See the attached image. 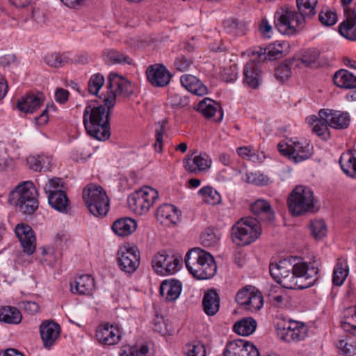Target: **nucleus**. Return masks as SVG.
<instances>
[{
    "label": "nucleus",
    "instance_id": "obj_47",
    "mask_svg": "<svg viewBox=\"0 0 356 356\" xmlns=\"http://www.w3.org/2000/svg\"><path fill=\"white\" fill-rule=\"evenodd\" d=\"M44 60L49 67L59 68L64 66L68 62V58L58 53H51L46 55Z\"/></svg>",
    "mask_w": 356,
    "mask_h": 356
},
{
    "label": "nucleus",
    "instance_id": "obj_41",
    "mask_svg": "<svg viewBox=\"0 0 356 356\" xmlns=\"http://www.w3.org/2000/svg\"><path fill=\"white\" fill-rule=\"evenodd\" d=\"M258 59L260 62H264L266 59L270 60L279 58L282 54V47L280 44L270 45L267 49H262L257 52Z\"/></svg>",
    "mask_w": 356,
    "mask_h": 356
},
{
    "label": "nucleus",
    "instance_id": "obj_30",
    "mask_svg": "<svg viewBox=\"0 0 356 356\" xmlns=\"http://www.w3.org/2000/svg\"><path fill=\"white\" fill-rule=\"evenodd\" d=\"M181 291V283L179 281L164 280L160 286V294L166 300H175Z\"/></svg>",
    "mask_w": 356,
    "mask_h": 356
},
{
    "label": "nucleus",
    "instance_id": "obj_13",
    "mask_svg": "<svg viewBox=\"0 0 356 356\" xmlns=\"http://www.w3.org/2000/svg\"><path fill=\"white\" fill-rule=\"evenodd\" d=\"M293 267L292 259L287 258L278 263H271L269 266L270 274L273 279L282 287L290 289L296 282H293L291 272Z\"/></svg>",
    "mask_w": 356,
    "mask_h": 356
},
{
    "label": "nucleus",
    "instance_id": "obj_4",
    "mask_svg": "<svg viewBox=\"0 0 356 356\" xmlns=\"http://www.w3.org/2000/svg\"><path fill=\"white\" fill-rule=\"evenodd\" d=\"M38 192L32 181L19 184L10 192L8 201L16 207L17 211L24 214H32L38 209Z\"/></svg>",
    "mask_w": 356,
    "mask_h": 356
},
{
    "label": "nucleus",
    "instance_id": "obj_42",
    "mask_svg": "<svg viewBox=\"0 0 356 356\" xmlns=\"http://www.w3.org/2000/svg\"><path fill=\"white\" fill-rule=\"evenodd\" d=\"M226 31L235 35H242L247 30L246 24L236 19H227L223 22Z\"/></svg>",
    "mask_w": 356,
    "mask_h": 356
},
{
    "label": "nucleus",
    "instance_id": "obj_11",
    "mask_svg": "<svg viewBox=\"0 0 356 356\" xmlns=\"http://www.w3.org/2000/svg\"><path fill=\"white\" fill-rule=\"evenodd\" d=\"M281 154L287 156L295 163L308 159L312 155L310 145L307 143H300L292 139L283 140L277 145Z\"/></svg>",
    "mask_w": 356,
    "mask_h": 356
},
{
    "label": "nucleus",
    "instance_id": "obj_7",
    "mask_svg": "<svg viewBox=\"0 0 356 356\" xmlns=\"http://www.w3.org/2000/svg\"><path fill=\"white\" fill-rule=\"evenodd\" d=\"M289 211L293 216H300L314 209L312 191L307 187L299 186L291 192L287 200Z\"/></svg>",
    "mask_w": 356,
    "mask_h": 356
},
{
    "label": "nucleus",
    "instance_id": "obj_25",
    "mask_svg": "<svg viewBox=\"0 0 356 356\" xmlns=\"http://www.w3.org/2000/svg\"><path fill=\"white\" fill-rule=\"evenodd\" d=\"M211 165V160L206 153L188 156L184 161V167L187 171L196 173L208 170Z\"/></svg>",
    "mask_w": 356,
    "mask_h": 356
},
{
    "label": "nucleus",
    "instance_id": "obj_32",
    "mask_svg": "<svg viewBox=\"0 0 356 356\" xmlns=\"http://www.w3.org/2000/svg\"><path fill=\"white\" fill-rule=\"evenodd\" d=\"M136 222L130 218L118 219L112 225L114 233L122 237L130 235L136 230Z\"/></svg>",
    "mask_w": 356,
    "mask_h": 356
},
{
    "label": "nucleus",
    "instance_id": "obj_40",
    "mask_svg": "<svg viewBox=\"0 0 356 356\" xmlns=\"http://www.w3.org/2000/svg\"><path fill=\"white\" fill-rule=\"evenodd\" d=\"M339 164L343 172L352 177L356 168V158L353 154L350 152L342 154L339 159Z\"/></svg>",
    "mask_w": 356,
    "mask_h": 356
},
{
    "label": "nucleus",
    "instance_id": "obj_54",
    "mask_svg": "<svg viewBox=\"0 0 356 356\" xmlns=\"http://www.w3.org/2000/svg\"><path fill=\"white\" fill-rule=\"evenodd\" d=\"M291 75L290 63H283L279 65L275 70V76L280 81L287 80Z\"/></svg>",
    "mask_w": 356,
    "mask_h": 356
},
{
    "label": "nucleus",
    "instance_id": "obj_60",
    "mask_svg": "<svg viewBox=\"0 0 356 356\" xmlns=\"http://www.w3.org/2000/svg\"><path fill=\"white\" fill-rule=\"evenodd\" d=\"M337 348L346 356H353L356 354V346L348 343L346 340H339Z\"/></svg>",
    "mask_w": 356,
    "mask_h": 356
},
{
    "label": "nucleus",
    "instance_id": "obj_35",
    "mask_svg": "<svg viewBox=\"0 0 356 356\" xmlns=\"http://www.w3.org/2000/svg\"><path fill=\"white\" fill-rule=\"evenodd\" d=\"M52 159L44 154L31 155L26 159L29 168L35 172L48 170L51 166Z\"/></svg>",
    "mask_w": 356,
    "mask_h": 356
},
{
    "label": "nucleus",
    "instance_id": "obj_21",
    "mask_svg": "<svg viewBox=\"0 0 356 356\" xmlns=\"http://www.w3.org/2000/svg\"><path fill=\"white\" fill-rule=\"evenodd\" d=\"M60 332V325L52 321H45L40 326V333L46 348H50L58 338Z\"/></svg>",
    "mask_w": 356,
    "mask_h": 356
},
{
    "label": "nucleus",
    "instance_id": "obj_37",
    "mask_svg": "<svg viewBox=\"0 0 356 356\" xmlns=\"http://www.w3.org/2000/svg\"><path fill=\"white\" fill-rule=\"evenodd\" d=\"M257 326V323L253 318L247 317L236 322L234 324L233 330L238 334L249 336L255 331Z\"/></svg>",
    "mask_w": 356,
    "mask_h": 356
},
{
    "label": "nucleus",
    "instance_id": "obj_6",
    "mask_svg": "<svg viewBox=\"0 0 356 356\" xmlns=\"http://www.w3.org/2000/svg\"><path fill=\"white\" fill-rule=\"evenodd\" d=\"M261 234V225L252 217L241 218L232 228V241L237 245H249L257 240Z\"/></svg>",
    "mask_w": 356,
    "mask_h": 356
},
{
    "label": "nucleus",
    "instance_id": "obj_22",
    "mask_svg": "<svg viewBox=\"0 0 356 356\" xmlns=\"http://www.w3.org/2000/svg\"><path fill=\"white\" fill-rule=\"evenodd\" d=\"M260 61L251 60L248 63L243 69V82L250 88H257L261 84V72L259 68V63Z\"/></svg>",
    "mask_w": 356,
    "mask_h": 356
},
{
    "label": "nucleus",
    "instance_id": "obj_64",
    "mask_svg": "<svg viewBox=\"0 0 356 356\" xmlns=\"http://www.w3.org/2000/svg\"><path fill=\"white\" fill-rule=\"evenodd\" d=\"M61 180L58 178L51 179L48 181V183L45 184L44 186V191L47 193L50 192L55 191V190H59L58 187L60 186Z\"/></svg>",
    "mask_w": 356,
    "mask_h": 356
},
{
    "label": "nucleus",
    "instance_id": "obj_3",
    "mask_svg": "<svg viewBox=\"0 0 356 356\" xmlns=\"http://www.w3.org/2000/svg\"><path fill=\"white\" fill-rule=\"evenodd\" d=\"M185 264L189 273L197 280H208L216 273L217 266L213 257L199 248L187 252Z\"/></svg>",
    "mask_w": 356,
    "mask_h": 356
},
{
    "label": "nucleus",
    "instance_id": "obj_59",
    "mask_svg": "<svg viewBox=\"0 0 356 356\" xmlns=\"http://www.w3.org/2000/svg\"><path fill=\"white\" fill-rule=\"evenodd\" d=\"M192 63L193 61L191 58L186 57L185 56H179L175 60L174 66L176 70L184 72L187 70Z\"/></svg>",
    "mask_w": 356,
    "mask_h": 356
},
{
    "label": "nucleus",
    "instance_id": "obj_43",
    "mask_svg": "<svg viewBox=\"0 0 356 356\" xmlns=\"http://www.w3.org/2000/svg\"><path fill=\"white\" fill-rule=\"evenodd\" d=\"M198 193L202 197V201L209 204H217L220 202L221 197L218 192L211 186L202 188Z\"/></svg>",
    "mask_w": 356,
    "mask_h": 356
},
{
    "label": "nucleus",
    "instance_id": "obj_12",
    "mask_svg": "<svg viewBox=\"0 0 356 356\" xmlns=\"http://www.w3.org/2000/svg\"><path fill=\"white\" fill-rule=\"evenodd\" d=\"M277 331L280 339L286 342L303 340L308 334V328L305 323L293 320L278 324Z\"/></svg>",
    "mask_w": 356,
    "mask_h": 356
},
{
    "label": "nucleus",
    "instance_id": "obj_50",
    "mask_svg": "<svg viewBox=\"0 0 356 356\" xmlns=\"http://www.w3.org/2000/svg\"><path fill=\"white\" fill-rule=\"evenodd\" d=\"M309 228L312 235L316 239H321L327 234V226L322 220H312Z\"/></svg>",
    "mask_w": 356,
    "mask_h": 356
},
{
    "label": "nucleus",
    "instance_id": "obj_26",
    "mask_svg": "<svg viewBox=\"0 0 356 356\" xmlns=\"http://www.w3.org/2000/svg\"><path fill=\"white\" fill-rule=\"evenodd\" d=\"M48 202L52 208L61 213H67L71 209L69 199L62 190L49 193Z\"/></svg>",
    "mask_w": 356,
    "mask_h": 356
},
{
    "label": "nucleus",
    "instance_id": "obj_20",
    "mask_svg": "<svg viewBox=\"0 0 356 356\" xmlns=\"http://www.w3.org/2000/svg\"><path fill=\"white\" fill-rule=\"evenodd\" d=\"M96 338L103 345L112 346L119 342L121 335L118 327L113 325L105 323L97 327Z\"/></svg>",
    "mask_w": 356,
    "mask_h": 356
},
{
    "label": "nucleus",
    "instance_id": "obj_23",
    "mask_svg": "<svg viewBox=\"0 0 356 356\" xmlns=\"http://www.w3.org/2000/svg\"><path fill=\"white\" fill-rule=\"evenodd\" d=\"M44 102L42 93H31L22 97L17 101V108L25 113H33L40 108Z\"/></svg>",
    "mask_w": 356,
    "mask_h": 356
},
{
    "label": "nucleus",
    "instance_id": "obj_18",
    "mask_svg": "<svg viewBox=\"0 0 356 356\" xmlns=\"http://www.w3.org/2000/svg\"><path fill=\"white\" fill-rule=\"evenodd\" d=\"M339 32L347 40L356 41V3L345 8V19L339 26Z\"/></svg>",
    "mask_w": 356,
    "mask_h": 356
},
{
    "label": "nucleus",
    "instance_id": "obj_10",
    "mask_svg": "<svg viewBox=\"0 0 356 356\" xmlns=\"http://www.w3.org/2000/svg\"><path fill=\"white\" fill-rule=\"evenodd\" d=\"M318 269L316 267L309 268L306 262L293 263L291 277L293 282H296L290 289H304L313 286L318 280Z\"/></svg>",
    "mask_w": 356,
    "mask_h": 356
},
{
    "label": "nucleus",
    "instance_id": "obj_28",
    "mask_svg": "<svg viewBox=\"0 0 356 356\" xmlns=\"http://www.w3.org/2000/svg\"><path fill=\"white\" fill-rule=\"evenodd\" d=\"M71 291L82 295L90 294L95 288V280L88 275H80L70 283Z\"/></svg>",
    "mask_w": 356,
    "mask_h": 356
},
{
    "label": "nucleus",
    "instance_id": "obj_17",
    "mask_svg": "<svg viewBox=\"0 0 356 356\" xmlns=\"http://www.w3.org/2000/svg\"><path fill=\"white\" fill-rule=\"evenodd\" d=\"M147 80L154 87H165L169 84L172 75L163 64L149 66L146 71Z\"/></svg>",
    "mask_w": 356,
    "mask_h": 356
},
{
    "label": "nucleus",
    "instance_id": "obj_16",
    "mask_svg": "<svg viewBox=\"0 0 356 356\" xmlns=\"http://www.w3.org/2000/svg\"><path fill=\"white\" fill-rule=\"evenodd\" d=\"M319 116L328 122L329 127L337 129H346L350 122V117L347 112L332 109H321Z\"/></svg>",
    "mask_w": 356,
    "mask_h": 356
},
{
    "label": "nucleus",
    "instance_id": "obj_38",
    "mask_svg": "<svg viewBox=\"0 0 356 356\" xmlns=\"http://www.w3.org/2000/svg\"><path fill=\"white\" fill-rule=\"evenodd\" d=\"M349 268L346 261L338 259L333 270L332 282L334 285L341 286L348 275Z\"/></svg>",
    "mask_w": 356,
    "mask_h": 356
},
{
    "label": "nucleus",
    "instance_id": "obj_2",
    "mask_svg": "<svg viewBox=\"0 0 356 356\" xmlns=\"http://www.w3.org/2000/svg\"><path fill=\"white\" fill-rule=\"evenodd\" d=\"M104 105L86 107L83 113V124L87 133L98 140H105L109 138L111 110Z\"/></svg>",
    "mask_w": 356,
    "mask_h": 356
},
{
    "label": "nucleus",
    "instance_id": "obj_5",
    "mask_svg": "<svg viewBox=\"0 0 356 356\" xmlns=\"http://www.w3.org/2000/svg\"><path fill=\"white\" fill-rule=\"evenodd\" d=\"M83 199L90 213L95 217L107 215L110 200L104 188L97 184H88L83 191Z\"/></svg>",
    "mask_w": 356,
    "mask_h": 356
},
{
    "label": "nucleus",
    "instance_id": "obj_58",
    "mask_svg": "<svg viewBox=\"0 0 356 356\" xmlns=\"http://www.w3.org/2000/svg\"><path fill=\"white\" fill-rule=\"evenodd\" d=\"M201 243L204 247H211L214 246L218 243V238L213 233L212 230H207L204 233L202 234L201 237Z\"/></svg>",
    "mask_w": 356,
    "mask_h": 356
},
{
    "label": "nucleus",
    "instance_id": "obj_29",
    "mask_svg": "<svg viewBox=\"0 0 356 356\" xmlns=\"http://www.w3.org/2000/svg\"><path fill=\"white\" fill-rule=\"evenodd\" d=\"M251 211L261 220L271 222L275 218V213L270 203L263 199H259L251 204Z\"/></svg>",
    "mask_w": 356,
    "mask_h": 356
},
{
    "label": "nucleus",
    "instance_id": "obj_53",
    "mask_svg": "<svg viewBox=\"0 0 356 356\" xmlns=\"http://www.w3.org/2000/svg\"><path fill=\"white\" fill-rule=\"evenodd\" d=\"M318 20L322 25L331 26L337 23V15L335 12L325 9V10H322L319 13Z\"/></svg>",
    "mask_w": 356,
    "mask_h": 356
},
{
    "label": "nucleus",
    "instance_id": "obj_55",
    "mask_svg": "<svg viewBox=\"0 0 356 356\" xmlns=\"http://www.w3.org/2000/svg\"><path fill=\"white\" fill-rule=\"evenodd\" d=\"M254 289L255 288L252 286H246L241 290L238 291L236 296V302L245 307Z\"/></svg>",
    "mask_w": 356,
    "mask_h": 356
},
{
    "label": "nucleus",
    "instance_id": "obj_49",
    "mask_svg": "<svg viewBox=\"0 0 356 356\" xmlns=\"http://www.w3.org/2000/svg\"><path fill=\"white\" fill-rule=\"evenodd\" d=\"M104 82L105 79L102 74L99 73L93 74L88 81V92L93 95H97L99 90L104 86Z\"/></svg>",
    "mask_w": 356,
    "mask_h": 356
},
{
    "label": "nucleus",
    "instance_id": "obj_52",
    "mask_svg": "<svg viewBox=\"0 0 356 356\" xmlns=\"http://www.w3.org/2000/svg\"><path fill=\"white\" fill-rule=\"evenodd\" d=\"M167 120H163L158 123V127L155 130L156 141L154 147L156 152L160 153L162 152L163 134L165 131V125Z\"/></svg>",
    "mask_w": 356,
    "mask_h": 356
},
{
    "label": "nucleus",
    "instance_id": "obj_1",
    "mask_svg": "<svg viewBox=\"0 0 356 356\" xmlns=\"http://www.w3.org/2000/svg\"><path fill=\"white\" fill-rule=\"evenodd\" d=\"M318 0H296L298 11L288 6L277 10L274 15V24L280 33L292 35L301 31L306 21L316 15Z\"/></svg>",
    "mask_w": 356,
    "mask_h": 356
},
{
    "label": "nucleus",
    "instance_id": "obj_9",
    "mask_svg": "<svg viewBox=\"0 0 356 356\" xmlns=\"http://www.w3.org/2000/svg\"><path fill=\"white\" fill-rule=\"evenodd\" d=\"M159 198L156 190L145 186L131 193L128 197L129 208L138 215L146 213Z\"/></svg>",
    "mask_w": 356,
    "mask_h": 356
},
{
    "label": "nucleus",
    "instance_id": "obj_14",
    "mask_svg": "<svg viewBox=\"0 0 356 356\" xmlns=\"http://www.w3.org/2000/svg\"><path fill=\"white\" fill-rule=\"evenodd\" d=\"M118 266L122 271L131 274L140 265V255L136 247H123L118 252Z\"/></svg>",
    "mask_w": 356,
    "mask_h": 356
},
{
    "label": "nucleus",
    "instance_id": "obj_61",
    "mask_svg": "<svg viewBox=\"0 0 356 356\" xmlns=\"http://www.w3.org/2000/svg\"><path fill=\"white\" fill-rule=\"evenodd\" d=\"M179 264V259L175 257V256H169V259L168 260L165 267V275L168 274H173L177 272Z\"/></svg>",
    "mask_w": 356,
    "mask_h": 356
},
{
    "label": "nucleus",
    "instance_id": "obj_46",
    "mask_svg": "<svg viewBox=\"0 0 356 356\" xmlns=\"http://www.w3.org/2000/svg\"><path fill=\"white\" fill-rule=\"evenodd\" d=\"M263 305L264 299L261 293L254 289L244 309L250 312H257L263 307Z\"/></svg>",
    "mask_w": 356,
    "mask_h": 356
},
{
    "label": "nucleus",
    "instance_id": "obj_39",
    "mask_svg": "<svg viewBox=\"0 0 356 356\" xmlns=\"http://www.w3.org/2000/svg\"><path fill=\"white\" fill-rule=\"evenodd\" d=\"M103 58L105 63L108 65L131 63V59L129 56L115 49L104 51Z\"/></svg>",
    "mask_w": 356,
    "mask_h": 356
},
{
    "label": "nucleus",
    "instance_id": "obj_48",
    "mask_svg": "<svg viewBox=\"0 0 356 356\" xmlns=\"http://www.w3.org/2000/svg\"><path fill=\"white\" fill-rule=\"evenodd\" d=\"M169 259V255L165 252H159L152 259V268L155 272L161 275H165V267Z\"/></svg>",
    "mask_w": 356,
    "mask_h": 356
},
{
    "label": "nucleus",
    "instance_id": "obj_44",
    "mask_svg": "<svg viewBox=\"0 0 356 356\" xmlns=\"http://www.w3.org/2000/svg\"><path fill=\"white\" fill-rule=\"evenodd\" d=\"M184 353L186 356H206L204 345L197 340L186 343Z\"/></svg>",
    "mask_w": 356,
    "mask_h": 356
},
{
    "label": "nucleus",
    "instance_id": "obj_34",
    "mask_svg": "<svg viewBox=\"0 0 356 356\" xmlns=\"http://www.w3.org/2000/svg\"><path fill=\"white\" fill-rule=\"evenodd\" d=\"M326 121L319 115L318 116L313 115L307 118V122L312 127L313 132L324 140L330 138L329 124Z\"/></svg>",
    "mask_w": 356,
    "mask_h": 356
},
{
    "label": "nucleus",
    "instance_id": "obj_56",
    "mask_svg": "<svg viewBox=\"0 0 356 356\" xmlns=\"http://www.w3.org/2000/svg\"><path fill=\"white\" fill-rule=\"evenodd\" d=\"M168 100L174 108H183L188 105L189 103L187 97L181 96L177 93L171 94L168 97Z\"/></svg>",
    "mask_w": 356,
    "mask_h": 356
},
{
    "label": "nucleus",
    "instance_id": "obj_27",
    "mask_svg": "<svg viewBox=\"0 0 356 356\" xmlns=\"http://www.w3.org/2000/svg\"><path fill=\"white\" fill-rule=\"evenodd\" d=\"M181 83L191 93L203 96L207 94L208 89L196 76L191 74H184L180 78Z\"/></svg>",
    "mask_w": 356,
    "mask_h": 356
},
{
    "label": "nucleus",
    "instance_id": "obj_24",
    "mask_svg": "<svg viewBox=\"0 0 356 356\" xmlns=\"http://www.w3.org/2000/svg\"><path fill=\"white\" fill-rule=\"evenodd\" d=\"M158 220L165 225H176L180 221V213L177 208L170 204L160 206L156 212Z\"/></svg>",
    "mask_w": 356,
    "mask_h": 356
},
{
    "label": "nucleus",
    "instance_id": "obj_63",
    "mask_svg": "<svg viewBox=\"0 0 356 356\" xmlns=\"http://www.w3.org/2000/svg\"><path fill=\"white\" fill-rule=\"evenodd\" d=\"M21 305L22 309L31 315L36 314L40 309L38 304L33 301H23Z\"/></svg>",
    "mask_w": 356,
    "mask_h": 356
},
{
    "label": "nucleus",
    "instance_id": "obj_45",
    "mask_svg": "<svg viewBox=\"0 0 356 356\" xmlns=\"http://www.w3.org/2000/svg\"><path fill=\"white\" fill-rule=\"evenodd\" d=\"M215 104L216 102L213 99L206 97L199 102L196 109L206 118H211L217 111Z\"/></svg>",
    "mask_w": 356,
    "mask_h": 356
},
{
    "label": "nucleus",
    "instance_id": "obj_33",
    "mask_svg": "<svg viewBox=\"0 0 356 356\" xmlns=\"http://www.w3.org/2000/svg\"><path fill=\"white\" fill-rule=\"evenodd\" d=\"M334 83L339 88H356V76L346 70H339L333 76Z\"/></svg>",
    "mask_w": 356,
    "mask_h": 356
},
{
    "label": "nucleus",
    "instance_id": "obj_57",
    "mask_svg": "<svg viewBox=\"0 0 356 356\" xmlns=\"http://www.w3.org/2000/svg\"><path fill=\"white\" fill-rule=\"evenodd\" d=\"M320 52L317 49H309L302 56L301 63L305 65H309L314 63L318 58Z\"/></svg>",
    "mask_w": 356,
    "mask_h": 356
},
{
    "label": "nucleus",
    "instance_id": "obj_51",
    "mask_svg": "<svg viewBox=\"0 0 356 356\" xmlns=\"http://www.w3.org/2000/svg\"><path fill=\"white\" fill-rule=\"evenodd\" d=\"M246 179L248 183L257 186H266L273 182L267 175L260 172H248L246 174Z\"/></svg>",
    "mask_w": 356,
    "mask_h": 356
},
{
    "label": "nucleus",
    "instance_id": "obj_36",
    "mask_svg": "<svg viewBox=\"0 0 356 356\" xmlns=\"http://www.w3.org/2000/svg\"><path fill=\"white\" fill-rule=\"evenodd\" d=\"M22 319L20 311L11 306H4L0 308V321L8 324H19Z\"/></svg>",
    "mask_w": 356,
    "mask_h": 356
},
{
    "label": "nucleus",
    "instance_id": "obj_31",
    "mask_svg": "<svg viewBox=\"0 0 356 356\" xmlns=\"http://www.w3.org/2000/svg\"><path fill=\"white\" fill-rule=\"evenodd\" d=\"M203 310L208 316L215 315L220 309V297L214 289L207 290L202 299Z\"/></svg>",
    "mask_w": 356,
    "mask_h": 356
},
{
    "label": "nucleus",
    "instance_id": "obj_15",
    "mask_svg": "<svg viewBox=\"0 0 356 356\" xmlns=\"http://www.w3.org/2000/svg\"><path fill=\"white\" fill-rule=\"evenodd\" d=\"M222 356H260L257 347L252 343L244 341L236 340L229 342Z\"/></svg>",
    "mask_w": 356,
    "mask_h": 356
},
{
    "label": "nucleus",
    "instance_id": "obj_19",
    "mask_svg": "<svg viewBox=\"0 0 356 356\" xmlns=\"http://www.w3.org/2000/svg\"><path fill=\"white\" fill-rule=\"evenodd\" d=\"M15 234L23 251L27 254H32L35 250V236L32 228L27 225H18L15 228Z\"/></svg>",
    "mask_w": 356,
    "mask_h": 356
},
{
    "label": "nucleus",
    "instance_id": "obj_8",
    "mask_svg": "<svg viewBox=\"0 0 356 356\" xmlns=\"http://www.w3.org/2000/svg\"><path fill=\"white\" fill-rule=\"evenodd\" d=\"M108 88L110 93L104 98V102L108 108H113L116 102V97H129L134 93V86L124 76L117 73H111L108 77Z\"/></svg>",
    "mask_w": 356,
    "mask_h": 356
},
{
    "label": "nucleus",
    "instance_id": "obj_62",
    "mask_svg": "<svg viewBox=\"0 0 356 356\" xmlns=\"http://www.w3.org/2000/svg\"><path fill=\"white\" fill-rule=\"evenodd\" d=\"M259 31L265 38H270L273 34V27L266 18L261 19L259 26Z\"/></svg>",
    "mask_w": 356,
    "mask_h": 356
}]
</instances>
